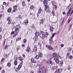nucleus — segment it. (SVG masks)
<instances>
[{"label": "nucleus", "mask_w": 73, "mask_h": 73, "mask_svg": "<svg viewBox=\"0 0 73 73\" xmlns=\"http://www.w3.org/2000/svg\"><path fill=\"white\" fill-rule=\"evenodd\" d=\"M46 71V69L45 67L40 68L38 71L39 73H45Z\"/></svg>", "instance_id": "1"}, {"label": "nucleus", "mask_w": 73, "mask_h": 73, "mask_svg": "<svg viewBox=\"0 0 73 73\" xmlns=\"http://www.w3.org/2000/svg\"><path fill=\"white\" fill-rule=\"evenodd\" d=\"M45 8V11L47 12H50V8L49 6L48 5H44Z\"/></svg>", "instance_id": "2"}, {"label": "nucleus", "mask_w": 73, "mask_h": 73, "mask_svg": "<svg viewBox=\"0 0 73 73\" xmlns=\"http://www.w3.org/2000/svg\"><path fill=\"white\" fill-rule=\"evenodd\" d=\"M40 37L41 38V39H44L45 38V33L43 32V31H41L40 32L39 34Z\"/></svg>", "instance_id": "3"}, {"label": "nucleus", "mask_w": 73, "mask_h": 73, "mask_svg": "<svg viewBox=\"0 0 73 73\" xmlns=\"http://www.w3.org/2000/svg\"><path fill=\"white\" fill-rule=\"evenodd\" d=\"M60 58H61V56H58L55 57V58H54V60H56V62L58 64V63H59V61H60L59 60H60Z\"/></svg>", "instance_id": "4"}, {"label": "nucleus", "mask_w": 73, "mask_h": 73, "mask_svg": "<svg viewBox=\"0 0 73 73\" xmlns=\"http://www.w3.org/2000/svg\"><path fill=\"white\" fill-rule=\"evenodd\" d=\"M20 26L19 25H17L16 26V29H15V32L17 33H19L20 31Z\"/></svg>", "instance_id": "5"}, {"label": "nucleus", "mask_w": 73, "mask_h": 73, "mask_svg": "<svg viewBox=\"0 0 73 73\" xmlns=\"http://www.w3.org/2000/svg\"><path fill=\"white\" fill-rule=\"evenodd\" d=\"M17 5H15L13 6V8L14 9V10H13V12H16L17 11L18 9H17Z\"/></svg>", "instance_id": "6"}, {"label": "nucleus", "mask_w": 73, "mask_h": 73, "mask_svg": "<svg viewBox=\"0 0 73 73\" xmlns=\"http://www.w3.org/2000/svg\"><path fill=\"white\" fill-rule=\"evenodd\" d=\"M11 17H9L7 18V21H8V24L9 25L11 24L12 23V20H11Z\"/></svg>", "instance_id": "7"}, {"label": "nucleus", "mask_w": 73, "mask_h": 73, "mask_svg": "<svg viewBox=\"0 0 73 73\" xmlns=\"http://www.w3.org/2000/svg\"><path fill=\"white\" fill-rule=\"evenodd\" d=\"M46 48L49 50H53V48L52 47H51L50 45L48 44L46 45Z\"/></svg>", "instance_id": "8"}, {"label": "nucleus", "mask_w": 73, "mask_h": 73, "mask_svg": "<svg viewBox=\"0 0 73 73\" xmlns=\"http://www.w3.org/2000/svg\"><path fill=\"white\" fill-rule=\"evenodd\" d=\"M19 60L21 61V64H23V60H24V58L22 56H20L19 57Z\"/></svg>", "instance_id": "9"}, {"label": "nucleus", "mask_w": 73, "mask_h": 73, "mask_svg": "<svg viewBox=\"0 0 73 73\" xmlns=\"http://www.w3.org/2000/svg\"><path fill=\"white\" fill-rule=\"evenodd\" d=\"M62 72V69H58L56 70V73H61Z\"/></svg>", "instance_id": "10"}, {"label": "nucleus", "mask_w": 73, "mask_h": 73, "mask_svg": "<svg viewBox=\"0 0 73 73\" xmlns=\"http://www.w3.org/2000/svg\"><path fill=\"white\" fill-rule=\"evenodd\" d=\"M43 3L44 5H47L48 4V1L46 0H44L43 1Z\"/></svg>", "instance_id": "11"}, {"label": "nucleus", "mask_w": 73, "mask_h": 73, "mask_svg": "<svg viewBox=\"0 0 73 73\" xmlns=\"http://www.w3.org/2000/svg\"><path fill=\"white\" fill-rule=\"evenodd\" d=\"M26 51L27 52H30L31 51V48L29 47H27L26 49Z\"/></svg>", "instance_id": "12"}, {"label": "nucleus", "mask_w": 73, "mask_h": 73, "mask_svg": "<svg viewBox=\"0 0 73 73\" xmlns=\"http://www.w3.org/2000/svg\"><path fill=\"white\" fill-rule=\"evenodd\" d=\"M72 25H73V23H71L69 25L68 27V31H70L71 29H72Z\"/></svg>", "instance_id": "13"}, {"label": "nucleus", "mask_w": 73, "mask_h": 73, "mask_svg": "<svg viewBox=\"0 0 73 73\" xmlns=\"http://www.w3.org/2000/svg\"><path fill=\"white\" fill-rule=\"evenodd\" d=\"M45 21L44 19H42L40 20V23L42 24H43Z\"/></svg>", "instance_id": "14"}, {"label": "nucleus", "mask_w": 73, "mask_h": 73, "mask_svg": "<svg viewBox=\"0 0 73 73\" xmlns=\"http://www.w3.org/2000/svg\"><path fill=\"white\" fill-rule=\"evenodd\" d=\"M24 23L25 24V25H28V20L27 19L25 20L24 21Z\"/></svg>", "instance_id": "15"}, {"label": "nucleus", "mask_w": 73, "mask_h": 73, "mask_svg": "<svg viewBox=\"0 0 73 73\" xmlns=\"http://www.w3.org/2000/svg\"><path fill=\"white\" fill-rule=\"evenodd\" d=\"M50 32H53V30H54V28L52 27H50Z\"/></svg>", "instance_id": "16"}, {"label": "nucleus", "mask_w": 73, "mask_h": 73, "mask_svg": "<svg viewBox=\"0 0 73 73\" xmlns=\"http://www.w3.org/2000/svg\"><path fill=\"white\" fill-rule=\"evenodd\" d=\"M39 58H40V56L37 55H36L34 57L35 59H37V60H38Z\"/></svg>", "instance_id": "17"}, {"label": "nucleus", "mask_w": 73, "mask_h": 73, "mask_svg": "<svg viewBox=\"0 0 73 73\" xmlns=\"http://www.w3.org/2000/svg\"><path fill=\"white\" fill-rule=\"evenodd\" d=\"M23 63L21 64V63H20V64L18 66V69H20V68H21V66H22V65H23Z\"/></svg>", "instance_id": "18"}, {"label": "nucleus", "mask_w": 73, "mask_h": 73, "mask_svg": "<svg viewBox=\"0 0 73 73\" xmlns=\"http://www.w3.org/2000/svg\"><path fill=\"white\" fill-rule=\"evenodd\" d=\"M4 9V7L3 6L0 10V12H1V13L3 12V10Z\"/></svg>", "instance_id": "19"}, {"label": "nucleus", "mask_w": 73, "mask_h": 73, "mask_svg": "<svg viewBox=\"0 0 73 73\" xmlns=\"http://www.w3.org/2000/svg\"><path fill=\"white\" fill-rule=\"evenodd\" d=\"M12 11V8H9L7 10V12L8 13H10Z\"/></svg>", "instance_id": "20"}, {"label": "nucleus", "mask_w": 73, "mask_h": 73, "mask_svg": "<svg viewBox=\"0 0 73 73\" xmlns=\"http://www.w3.org/2000/svg\"><path fill=\"white\" fill-rule=\"evenodd\" d=\"M42 11V9H41V8L40 7L39 9L38 10V13H41V12Z\"/></svg>", "instance_id": "21"}, {"label": "nucleus", "mask_w": 73, "mask_h": 73, "mask_svg": "<svg viewBox=\"0 0 73 73\" xmlns=\"http://www.w3.org/2000/svg\"><path fill=\"white\" fill-rule=\"evenodd\" d=\"M22 4L23 7H25V6L26 5L25 4V2L24 1H23Z\"/></svg>", "instance_id": "22"}, {"label": "nucleus", "mask_w": 73, "mask_h": 73, "mask_svg": "<svg viewBox=\"0 0 73 73\" xmlns=\"http://www.w3.org/2000/svg\"><path fill=\"white\" fill-rule=\"evenodd\" d=\"M4 61H5V58H3L1 59V64H2L3 62H4Z\"/></svg>", "instance_id": "23"}, {"label": "nucleus", "mask_w": 73, "mask_h": 73, "mask_svg": "<svg viewBox=\"0 0 73 73\" xmlns=\"http://www.w3.org/2000/svg\"><path fill=\"white\" fill-rule=\"evenodd\" d=\"M61 20H62V21L61 23V25H60V26H61V25H62V24H63V23H64V20H65V18H64L63 19L62 18L61 19Z\"/></svg>", "instance_id": "24"}, {"label": "nucleus", "mask_w": 73, "mask_h": 73, "mask_svg": "<svg viewBox=\"0 0 73 73\" xmlns=\"http://www.w3.org/2000/svg\"><path fill=\"white\" fill-rule=\"evenodd\" d=\"M53 39L52 38H50V39L49 40V41L50 44H52V43L53 42V39Z\"/></svg>", "instance_id": "25"}, {"label": "nucleus", "mask_w": 73, "mask_h": 73, "mask_svg": "<svg viewBox=\"0 0 73 73\" xmlns=\"http://www.w3.org/2000/svg\"><path fill=\"white\" fill-rule=\"evenodd\" d=\"M72 18H69L68 20V22L67 23L68 24H69V23H70V21H72Z\"/></svg>", "instance_id": "26"}, {"label": "nucleus", "mask_w": 73, "mask_h": 73, "mask_svg": "<svg viewBox=\"0 0 73 73\" xmlns=\"http://www.w3.org/2000/svg\"><path fill=\"white\" fill-rule=\"evenodd\" d=\"M35 35L36 37H38L39 36V33L38 32H36L35 33Z\"/></svg>", "instance_id": "27"}, {"label": "nucleus", "mask_w": 73, "mask_h": 73, "mask_svg": "<svg viewBox=\"0 0 73 73\" xmlns=\"http://www.w3.org/2000/svg\"><path fill=\"white\" fill-rule=\"evenodd\" d=\"M7 66H9V67H10L11 66V63L10 62H8L7 64Z\"/></svg>", "instance_id": "28"}, {"label": "nucleus", "mask_w": 73, "mask_h": 73, "mask_svg": "<svg viewBox=\"0 0 73 73\" xmlns=\"http://www.w3.org/2000/svg\"><path fill=\"white\" fill-rule=\"evenodd\" d=\"M45 37H46L49 35V33H48L46 32L45 33V34L44 35Z\"/></svg>", "instance_id": "29"}, {"label": "nucleus", "mask_w": 73, "mask_h": 73, "mask_svg": "<svg viewBox=\"0 0 73 73\" xmlns=\"http://www.w3.org/2000/svg\"><path fill=\"white\" fill-rule=\"evenodd\" d=\"M58 68L57 67V66H54L52 67V69L53 70H54L55 69H57Z\"/></svg>", "instance_id": "30"}, {"label": "nucleus", "mask_w": 73, "mask_h": 73, "mask_svg": "<svg viewBox=\"0 0 73 73\" xmlns=\"http://www.w3.org/2000/svg\"><path fill=\"white\" fill-rule=\"evenodd\" d=\"M54 11H52L51 12V13H52V15H53V16H55V12Z\"/></svg>", "instance_id": "31"}, {"label": "nucleus", "mask_w": 73, "mask_h": 73, "mask_svg": "<svg viewBox=\"0 0 73 73\" xmlns=\"http://www.w3.org/2000/svg\"><path fill=\"white\" fill-rule=\"evenodd\" d=\"M21 40V38L20 37H18L16 39V42L18 41H19V40Z\"/></svg>", "instance_id": "32"}, {"label": "nucleus", "mask_w": 73, "mask_h": 73, "mask_svg": "<svg viewBox=\"0 0 73 73\" xmlns=\"http://www.w3.org/2000/svg\"><path fill=\"white\" fill-rule=\"evenodd\" d=\"M17 61L16 60L14 61V64L15 65H17Z\"/></svg>", "instance_id": "33"}, {"label": "nucleus", "mask_w": 73, "mask_h": 73, "mask_svg": "<svg viewBox=\"0 0 73 73\" xmlns=\"http://www.w3.org/2000/svg\"><path fill=\"white\" fill-rule=\"evenodd\" d=\"M17 35H18V33H16L13 36V37L14 38H15L16 37V36Z\"/></svg>", "instance_id": "34"}, {"label": "nucleus", "mask_w": 73, "mask_h": 73, "mask_svg": "<svg viewBox=\"0 0 73 73\" xmlns=\"http://www.w3.org/2000/svg\"><path fill=\"white\" fill-rule=\"evenodd\" d=\"M72 50V48L71 47H70L68 49V50L69 52H71Z\"/></svg>", "instance_id": "35"}, {"label": "nucleus", "mask_w": 73, "mask_h": 73, "mask_svg": "<svg viewBox=\"0 0 73 73\" xmlns=\"http://www.w3.org/2000/svg\"><path fill=\"white\" fill-rule=\"evenodd\" d=\"M52 56H53V57H56V56H57V54L56 53H53V54H52Z\"/></svg>", "instance_id": "36"}, {"label": "nucleus", "mask_w": 73, "mask_h": 73, "mask_svg": "<svg viewBox=\"0 0 73 73\" xmlns=\"http://www.w3.org/2000/svg\"><path fill=\"white\" fill-rule=\"evenodd\" d=\"M9 2H8L5 5V6L6 7H8V6H9Z\"/></svg>", "instance_id": "37"}, {"label": "nucleus", "mask_w": 73, "mask_h": 73, "mask_svg": "<svg viewBox=\"0 0 73 73\" xmlns=\"http://www.w3.org/2000/svg\"><path fill=\"white\" fill-rule=\"evenodd\" d=\"M34 9V6L33 5H31L30 7V9Z\"/></svg>", "instance_id": "38"}, {"label": "nucleus", "mask_w": 73, "mask_h": 73, "mask_svg": "<svg viewBox=\"0 0 73 73\" xmlns=\"http://www.w3.org/2000/svg\"><path fill=\"white\" fill-rule=\"evenodd\" d=\"M39 56L40 57H42V54L41 53H39Z\"/></svg>", "instance_id": "39"}, {"label": "nucleus", "mask_w": 73, "mask_h": 73, "mask_svg": "<svg viewBox=\"0 0 73 73\" xmlns=\"http://www.w3.org/2000/svg\"><path fill=\"white\" fill-rule=\"evenodd\" d=\"M8 46V45H6L4 47V49H5L6 50L7 49Z\"/></svg>", "instance_id": "40"}, {"label": "nucleus", "mask_w": 73, "mask_h": 73, "mask_svg": "<svg viewBox=\"0 0 73 73\" xmlns=\"http://www.w3.org/2000/svg\"><path fill=\"white\" fill-rule=\"evenodd\" d=\"M19 70V69L18 68H16L15 69V72H18Z\"/></svg>", "instance_id": "41"}, {"label": "nucleus", "mask_w": 73, "mask_h": 73, "mask_svg": "<svg viewBox=\"0 0 73 73\" xmlns=\"http://www.w3.org/2000/svg\"><path fill=\"white\" fill-rule=\"evenodd\" d=\"M37 49L36 48H34L33 49V51L34 52H37Z\"/></svg>", "instance_id": "42"}, {"label": "nucleus", "mask_w": 73, "mask_h": 73, "mask_svg": "<svg viewBox=\"0 0 73 73\" xmlns=\"http://www.w3.org/2000/svg\"><path fill=\"white\" fill-rule=\"evenodd\" d=\"M32 27L33 28V29H35V28H36L35 26V25H32Z\"/></svg>", "instance_id": "43"}, {"label": "nucleus", "mask_w": 73, "mask_h": 73, "mask_svg": "<svg viewBox=\"0 0 73 73\" xmlns=\"http://www.w3.org/2000/svg\"><path fill=\"white\" fill-rule=\"evenodd\" d=\"M34 48L37 49V46L35 45L34 46Z\"/></svg>", "instance_id": "44"}, {"label": "nucleus", "mask_w": 73, "mask_h": 73, "mask_svg": "<svg viewBox=\"0 0 73 73\" xmlns=\"http://www.w3.org/2000/svg\"><path fill=\"white\" fill-rule=\"evenodd\" d=\"M50 65H53V62H52V61H50Z\"/></svg>", "instance_id": "45"}, {"label": "nucleus", "mask_w": 73, "mask_h": 73, "mask_svg": "<svg viewBox=\"0 0 73 73\" xmlns=\"http://www.w3.org/2000/svg\"><path fill=\"white\" fill-rule=\"evenodd\" d=\"M27 40L26 39H24L23 40L24 43H26L27 42Z\"/></svg>", "instance_id": "46"}, {"label": "nucleus", "mask_w": 73, "mask_h": 73, "mask_svg": "<svg viewBox=\"0 0 73 73\" xmlns=\"http://www.w3.org/2000/svg\"><path fill=\"white\" fill-rule=\"evenodd\" d=\"M70 55V53L69 52H68L66 54V56L67 57H68Z\"/></svg>", "instance_id": "47"}, {"label": "nucleus", "mask_w": 73, "mask_h": 73, "mask_svg": "<svg viewBox=\"0 0 73 73\" xmlns=\"http://www.w3.org/2000/svg\"><path fill=\"white\" fill-rule=\"evenodd\" d=\"M6 42V40H5L3 42V45L4 46L5 45V42Z\"/></svg>", "instance_id": "48"}, {"label": "nucleus", "mask_w": 73, "mask_h": 73, "mask_svg": "<svg viewBox=\"0 0 73 73\" xmlns=\"http://www.w3.org/2000/svg\"><path fill=\"white\" fill-rule=\"evenodd\" d=\"M72 8L71 7L69 9L68 11V12H71L72 11Z\"/></svg>", "instance_id": "49"}, {"label": "nucleus", "mask_w": 73, "mask_h": 73, "mask_svg": "<svg viewBox=\"0 0 73 73\" xmlns=\"http://www.w3.org/2000/svg\"><path fill=\"white\" fill-rule=\"evenodd\" d=\"M72 56L70 55V56H69L68 57V58L69 59H71V58H72Z\"/></svg>", "instance_id": "50"}, {"label": "nucleus", "mask_w": 73, "mask_h": 73, "mask_svg": "<svg viewBox=\"0 0 73 73\" xmlns=\"http://www.w3.org/2000/svg\"><path fill=\"white\" fill-rule=\"evenodd\" d=\"M14 58L15 60H17V57L16 56H15Z\"/></svg>", "instance_id": "51"}, {"label": "nucleus", "mask_w": 73, "mask_h": 73, "mask_svg": "<svg viewBox=\"0 0 73 73\" xmlns=\"http://www.w3.org/2000/svg\"><path fill=\"white\" fill-rule=\"evenodd\" d=\"M60 64H61V65L63 64V61H60Z\"/></svg>", "instance_id": "52"}, {"label": "nucleus", "mask_w": 73, "mask_h": 73, "mask_svg": "<svg viewBox=\"0 0 73 73\" xmlns=\"http://www.w3.org/2000/svg\"><path fill=\"white\" fill-rule=\"evenodd\" d=\"M34 59L33 58H32L31 59V62L32 63H33V60Z\"/></svg>", "instance_id": "53"}, {"label": "nucleus", "mask_w": 73, "mask_h": 73, "mask_svg": "<svg viewBox=\"0 0 73 73\" xmlns=\"http://www.w3.org/2000/svg\"><path fill=\"white\" fill-rule=\"evenodd\" d=\"M2 38H3L2 35H0V40H2Z\"/></svg>", "instance_id": "54"}, {"label": "nucleus", "mask_w": 73, "mask_h": 73, "mask_svg": "<svg viewBox=\"0 0 73 73\" xmlns=\"http://www.w3.org/2000/svg\"><path fill=\"white\" fill-rule=\"evenodd\" d=\"M54 35L53 34H52V36L51 37V38L53 39V37H54Z\"/></svg>", "instance_id": "55"}, {"label": "nucleus", "mask_w": 73, "mask_h": 73, "mask_svg": "<svg viewBox=\"0 0 73 73\" xmlns=\"http://www.w3.org/2000/svg\"><path fill=\"white\" fill-rule=\"evenodd\" d=\"M64 46V44H61L60 45V46L61 47H62H62H63Z\"/></svg>", "instance_id": "56"}, {"label": "nucleus", "mask_w": 73, "mask_h": 73, "mask_svg": "<svg viewBox=\"0 0 73 73\" xmlns=\"http://www.w3.org/2000/svg\"><path fill=\"white\" fill-rule=\"evenodd\" d=\"M54 8H55V9H57V6L55 5L54 6Z\"/></svg>", "instance_id": "57"}, {"label": "nucleus", "mask_w": 73, "mask_h": 73, "mask_svg": "<svg viewBox=\"0 0 73 73\" xmlns=\"http://www.w3.org/2000/svg\"><path fill=\"white\" fill-rule=\"evenodd\" d=\"M19 49H20V47H17V51H19Z\"/></svg>", "instance_id": "58"}, {"label": "nucleus", "mask_w": 73, "mask_h": 73, "mask_svg": "<svg viewBox=\"0 0 73 73\" xmlns=\"http://www.w3.org/2000/svg\"><path fill=\"white\" fill-rule=\"evenodd\" d=\"M1 73H5V71L4 70H2Z\"/></svg>", "instance_id": "59"}, {"label": "nucleus", "mask_w": 73, "mask_h": 73, "mask_svg": "<svg viewBox=\"0 0 73 73\" xmlns=\"http://www.w3.org/2000/svg\"><path fill=\"white\" fill-rule=\"evenodd\" d=\"M19 19H21V18H22L21 15H19Z\"/></svg>", "instance_id": "60"}, {"label": "nucleus", "mask_w": 73, "mask_h": 73, "mask_svg": "<svg viewBox=\"0 0 73 73\" xmlns=\"http://www.w3.org/2000/svg\"><path fill=\"white\" fill-rule=\"evenodd\" d=\"M70 7H69V6H67L66 7V9L67 10H68L69 9V8Z\"/></svg>", "instance_id": "61"}, {"label": "nucleus", "mask_w": 73, "mask_h": 73, "mask_svg": "<svg viewBox=\"0 0 73 73\" xmlns=\"http://www.w3.org/2000/svg\"><path fill=\"white\" fill-rule=\"evenodd\" d=\"M62 14L63 15H66V13H65V12H63Z\"/></svg>", "instance_id": "62"}, {"label": "nucleus", "mask_w": 73, "mask_h": 73, "mask_svg": "<svg viewBox=\"0 0 73 73\" xmlns=\"http://www.w3.org/2000/svg\"><path fill=\"white\" fill-rule=\"evenodd\" d=\"M6 3H7L6 2H3V5H6Z\"/></svg>", "instance_id": "63"}, {"label": "nucleus", "mask_w": 73, "mask_h": 73, "mask_svg": "<svg viewBox=\"0 0 73 73\" xmlns=\"http://www.w3.org/2000/svg\"><path fill=\"white\" fill-rule=\"evenodd\" d=\"M36 61L34 59V60L33 61V63H36Z\"/></svg>", "instance_id": "64"}]
</instances>
